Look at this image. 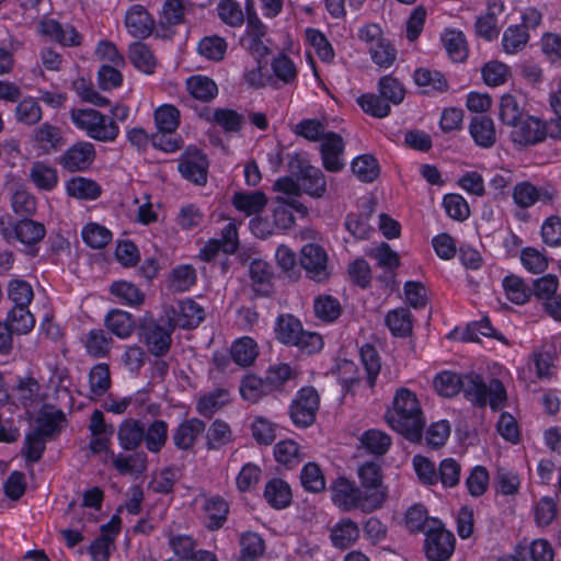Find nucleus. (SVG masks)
I'll list each match as a JSON object with an SVG mask.
<instances>
[{
	"mask_svg": "<svg viewBox=\"0 0 561 561\" xmlns=\"http://www.w3.org/2000/svg\"><path fill=\"white\" fill-rule=\"evenodd\" d=\"M145 426L134 419L125 420L118 427L117 438L125 450H135L144 442Z\"/></svg>",
	"mask_w": 561,
	"mask_h": 561,
	"instance_id": "nucleus-25",
	"label": "nucleus"
},
{
	"mask_svg": "<svg viewBox=\"0 0 561 561\" xmlns=\"http://www.w3.org/2000/svg\"><path fill=\"white\" fill-rule=\"evenodd\" d=\"M302 486L313 493L321 492L325 489V480L320 467L314 462L305 465L300 473Z\"/></svg>",
	"mask_w": 561,
	"mask_h": 561,
	"instance_id": "nucleus-63",
	"label": "nucleus"
},
{
	"mask_svg": "<svg viewBox=\"0 0 561 561\" xmlns=\"http://www.w3.org/2000/svg\"><path fill=\"white\" fill-rule=\"evenodd\" d=\"M300 264L308 276L316 282H323L329 277L327 252L316 243L302 247Z\"/></svg>",
	"mask_w": 561,
	"mask_h": 561,
	"instance_id": "nucleus-11",
	"label": "nucleus"
},
{
	"mask_svg": "<svg viewBox=\"0 0 561 561\" xmlns=\"http://www.w3.org/2000/svg\"><path fill=\"white\" fill-rule=\"evenodd\" d=\"M249 275L253 289L261 296H268L272 293L273 272L270 264L261 259H254L249 266Z\"/></svg>",
	"mask_w": 561,
	"mask_h": 561,
	"instance_id": "nucleus-26",
	"label": "nucleus"
},
{
	"mask_svg": "<svg viewBox=\"0 0 561 561\" xmlns=\"http://www.w3.org/2000/svg\"><path fill=\"white\" fill-rule=\"evenodd\" d=\"M187 91L196 99L204 102L213 100L217 93L218 88L214 80L205 76H194L186 81Z\"/></svg>",
	"mask_w": 561,
	"mask_h": 561,
	"instance_id": "nucleus-46",
	"label": "nucleus"
},
{
	"mask_svg": "<svg viewBox=\"0 0 561 561\" xmlns=\"http://www.w3.org/2000/svg\"><path fill=\"white\" fill-rule=\"evenodd\" d=\"M85 352L94 358L107 357L113 348L112 335L102 329H92L83 337Z\"/></svg>",
	"mask_w": 561,
	"mask_h": 561,
	"instance_id": "nucleus-20",
	"label": "nucleus"
},
{
	"mask_svg": "<svg viewBox=\"0 0 561 561\" xmlns=\"http://www.w3.org/2000/svg\"><path fill=\"white\" fill-rule=\"evenodd\" d=\"M16 239L24 244H36L46 234L45 226L32 219H22L13 225Z\"/></svg>",
	"mask_w": 561,
	"mask_h": 561,
	"instance_id": "nucleus-34",
	"label": "nucleus"
},
{
	"mask_svg": "<svg viewBox=\"0 0 561 561\" xmlns=\"http://www.w3.org/2000/svg\"><path fill=\"white\" fill-rule=\"evenodd\" d=\"M274 188L284 195L321 197L327 191L325 178H278Z\"/></svg>",
	"mask_w": 561,
	"mask_h": 561,
	"instance_id": "nucleus-8",
	"label": "nucleus"
},
{
	"mask_svg": "<svg viewBox=\"0 0 561 561\" xmlns=\"http://www.w3.org/2000/svg\"><path fill=\"white\" fill-rule=\"evenodd\" d=\"M72 123L87 135L99 141H113L119 134L115 121L93 108H77L70 113Z\"/></svg>",
	"mask_w": 561,
	"mask_h": 561,
	"instance_id": "nucleus-4",
	"label": "nucleus"
},
{
	"mask_svg": "<svg viewBox=\"0 0 561 561\" xmlns=\"http://www.w3.org/2000/svg\"><path fill=\"white\" fill-rule=\"evenodd\" d=\"M276 201L278 205L275 207L273 217L276 227L283 230H287L295 225V214L300 217L308 215V208L297 201L293 195L277 196Z\"/></svg>",
	"mask_w": 561,
	"mask_h": 561,
	"instance_id": "nucleus-15",
	"label": "nucleus"
},
{
	"mask_svg": "<svg viewBox=\"0 0 561 561\" xmlns=\"http://www.w3.org/2000/svg\"><path fill=\"white\" fill-rule=\"evenodd\" d=\"M104 323L111 333L119 339L129 337L136 329V321L133 314L119 309L108 311L104 318Z\"/></svg>",
	"mask_w": 561,
	"mask_h": 561,
	"instance_id": "nucleus-23",
	"label": "nucleus"
},
{
	"mask_svg": "<svg viewBox=\"0 0 561 561\" xmlns=\"http://www.w3.org/2000/svg\"><path fill=\"white\" fill-rule=\"evenodd\" d=\"M527 116L523 98L514 94H504L500 100L499 117L507 126L519 123Z\"/></svg>",
	"mask_w": 561,
	"mask_h": 561,
	"instance_id": "nucleus-22",
	"label": "nucleus"
},
{
	"mask_svg": "<svg viewBox=\"0 0 561 561\" xmlns=\"http://www.w3.org/2000/svg\"><path fill=\"white\" fill-rule=\"evenodd\" d=\"M345 144L341 135L328 131L320 144V156L322 165L330 173H339L345 167L344 161Z\"/></svg>",
	"mask_w": 561,
	"mask_h": 561,
	"instance_id": "nucleus-10",
	"label": "nucleus"
},
{
	"mask_svg": "<svg viewBox=\"0 0 561 561\" xmlns=\"http://www.w3.org/2000/svg\"><path fill=\"white\" fill-rule=\"evenodd\" d=\"M259 355L255 341L249 336L241 337L231 346V357L241 367L251 366Z\"/></svg>",
	"mask_w": 561,
	"mask_h": 561,
	"instance_id": "nucleus-40",
	"label": "nucleus"
},
{
	"mask_svg": "<svg viewBox=\"0 0 561 561\" xmlns=\"http://www.w3.org/2000/svg\"><path fill=\"white\" fill-rule=\"evenodd\" d=\"M234 207L247 216L261 213L266 206L267 198L261 191L237 192L232 197Z\"/></svg>",
	"mask_w": 561,
	"mask_h": 561,
	"instance_id": "nucleus-32",
	"label": "nucleus"
},
{
	"mask_svg": "<svg viewBox=\"0 0 561 561\" xmlns=\"http://www.w3.org/2000/svg\"><path fill=\"white\" fill-rule=\"evenodd\" d=\"M38 32L66 47L81 45L82 35L71 24H62L55 19H45L38 23Z\"/></svg>",
	"mask_w": 561,
	"mask_h": 561,
	"instance_id": "nucleus-12",
	"label": "nucleus"
},
{
	"mask_svg": "<svg viewBox=\"0 0 561 561\" xmlns=\"http://www.w3.org/2000/svg\"><path fill=\"white\" fill-rule=\"evenodd\" d=\"M330 538L334 547L346 549L359 538V528L352 519L344 518L331 528Z\"/></svg>",
	"mask_w": 561,
	"mask_h": 561,
	"instance_id": "nucleus-27",
	"label": "nucleus"
},
{
	"mask_svg": "<svg viewBox=\"0 0 561 561\" xmlns=\"http://www.w3.org/2000/svg\"><path fill=\"white\" fill-rule=\"evenodd\" d=\"M470 134L479 146L485 148L493 146L496 139L494 123L492 118L484 115H478L472 118Z\"/></svg>",
	"mask_w": 561,
	"mask_h": 561,
	"instance_id": "nucleus-31",
	"label": "nucleus"
},
{
	"mask_svg": "<svg viewBox=\"0 0 561 561\" xmlns=\"http://www.w3.org/2000/svg\"><path fill=\"white\" fill-rule=\"evenodd\" d=\"M172 324L185 330L196 328L205 318L204 309L193 299L180 300L178 307L172 309Z\"/></svg>",
	"mask_w": 561,
	"mask_h": 561,
	"instance_id": "nucleus-17",
	"label": "nucleus"
},
{
	"mask_svg": "<svg viewBox=\"0 0 561 561\" xmlns=\"http://www.w3.org/2000/svg\"><path fill=\"white\" fill-rule=\"evenodd\" d=\"M204 116L207 121L215 122L227 133L239 131L244 121L241 114L231 108L207 110Z\"/></svg>",
	"mask_w": 561,
	"mask_h": 561,
	"instance_id": "nucleus-36",
	"label": "nucleus"
},
{
	"mask_svg": "<svg viewBox=\"0 0 561 561\" xmlns=\"http://www.w3.org/2000/svg\"><path fill=\"white\" fill-rule=\"evenodd\" d=\"M413 78L416 85L425 89V93L432 91L444 92L448 88L447 80L438 71L420 68L414 71Z\"/></svg>",
	"mask_w": 561,
	"mask_h": 561,
	"instance_id": "nucleus-48",
	"label": "nucleus"
},
{
	"mask_svg": "<svg viewBox=\"0 0 561 561\" xmlns=\"http://www.w3.org/2000/svg\"><path fill=\"white\" fill-rule=\"evenodd\" d=\"M230 442H232V431L230 426L221 420L214 421L206 432L207 449L218 450Z\"/></svg>",
	"mask_w": 561,
	"mask_h": 561,
	"instance_id": "nucleus-47",
	"label": "nucleus"
},
{
	"mask_svg": "<svg viewBox=\"0 0 561 561\" xmlns=\"http://www.w3.org/2000/svg\"><path fill=\"white\" fill-rule=\"evenodd\" d=\"M386 324L394 336L404 337L412 332V314L407 308H398L386 316Z\"/></svg>",
	"mask_w": 561,
	"mask_h": 561,
	"instance_id": "nucleus-41",
	"label": "nucleus"
},
{
	"mask_svg": "<svg viewBox=\"0 0 561 561\" xmlns=\"http://www.w3.org/2000/svg\"><path fill=\"white\" fill-rule=\"evenodd\" d=\"M154 123L160 133L171 135L179 127L180 111L173 105H161L154 111Z\"/></svg>",
	"mask_w": 561,
	"mask_h": 561,
	"instance_id": "nucleus-49",
	"label": "nucleus"
},
{
	"mask_svg": "<svg viewBox=\"0 0 561 561\" xmlns=\"http://www.w3.org/2000/svg\"><path fill=\"white\" fill-rule=\"evenodd\" d=\"M374 213V206L369 203L367 207V211L362 213L359 215L348 214L345 218V229L358 240L369 238V233L373 231L370 225L368 224V219L370 215Z\"/></svg>",
	"mask_w": 561,
	"mask_h": 561,
	"instance_id": "nucleus-45",
	"label": "nucleus"
},
{
	"mask_svg": "<svg viewBox=\"0 0 561 561\" xmlns=\"http://www.w3.org/2000/svg\"><path fill=\"white\" fill-rule=\"evenodd\" d=\"M204 511L207 517V528L217 530L226 523L229 506L221 496L216 495L205 500Z\"/></svg>",
	"mask_w": 561,
	"mask_h": 561,
	"instance_id": "nucleus-33",
	"label": "nucleus"
},
{
	"mask_svg": "<svg viewBox=\"0 0 561 561\" xmlns=\"http://www.w3.org/2000/svg\"><path fill=\"white\" fill-rule=\"evenodd\" d=\"M294 134L309 141H322L328 131L325 126L316 118H306L296 124L293 128Z\"/></svg>",
	"mask_w": 561,
	"mask_h": 561,
	"instance_id": "nucleus-60",
	"label": "nucleus"
},
{
	"mask_svg": "<svg viewBox=\"0 0 561 561\" xmlns=\"http://www.w3.org/2000/svg\"><path fill=\"white\" fill-rule=\"evenodd\" d=\"M265 36L266 26L255 14H249L243 43L253 58H265L270 54V49L263 41Z\"/></svg>",
	"mask_w": 561,
	"mask_h": 561,
	"instance_id": "nucleus-16",
	"label": "nucleus"
},
{
	"mask_svg": "<svg viewBox=\"0 0 561 561\" xmlns=\"http://www.w3.org/2000/svg\"><path fill=\"white\" fill-rule=\"evenodd\" d=\"M11 330L19 334L28 333L35 325V319L28 310V306H14L8 313L5 321Z\"/></svg>",
	"mask_w": 561,
	"mask_h": 561,
	"instance_id": "nucleus-50",
	"label": "nucleus"
},
{
	"mask_svg": "<svg viewBox=\"0 0 561 561\" xmlns=\"http://www.w3.org/2000/svg\"><path fill=\"white\" fill-rule=\"evenodd\" d=\"M128 58L131 64L144 73L150 75L156 68V58L149 47L140 42L129 46Z\"/></svg>",
	"mask_w": 561,
	"mask_h": 561,
	"instance_id": "nucleus-43",
	"label": "nucleus"
},
{
	"mask_svg": "<svg viewBox=\"0 0 561 561\" xmlns=\"http://www.w3.org/2000/svg\"><path fill=\"white\" fill-rule=\"evenodd\" d=\"M173 330L170 317L161 320L144 319L139 324V335L154 356H164L169 352Z\"/></svg>",
	"mask_w": 561,
	"mask_h": 561,
	"instance_id": "nucleus-5",
	"label": "nucleus"
},
{
	"mask_svg": "<svg viewBox=\"0 0 561 561\" xmlns=\"http://www.w3.org/2000/svg\"><path fill=\"white\" fill-rule=\"evenodd\" d=\"M512 127L511 139L518 147L537 145L547 137L545 123L535 116L527 115Z\"/></svg>",
	"mask_w": 561,
	"mask_h": 561,
	"instance_id": "nucleus-9",
	"label": "nucleus"
},
{
	"mask_svg": "<svg viewBox=\"0 0 561 561\" xmlns=\"http://www.w3.org/2000/svg\"><path fill=\"white\" fill-rule=\"evenodd\" d=\"M378 91L388 103H392L394 105L402 103L407 92L403 84L397 78L391 76H383L379 79Z\"/></svg>",
	"mask_w": 561,
	"mask_h": 561,
	"instance_id": "nucleus-54",
	"label": "nucleus"
},
{
	"mask_svg": "<svg viewBox=\"0 0 561 561\" xmlns=\"http://www.w3.org/2000/svg\"><path fill=\"white\" fill-rule=\"evenodd\" d=\"M320 396L313 387L301 388L289 408V415L297 427L306 428L316 421Z\"/></svg>",
	"mask_w": 561,
	"mask_h": 561,
	"instance_id": "nucleus-7",
	"label": "nucleus"
},
{
	"mask_svg": "<svg viewBox=\"0 0 561 561\" xmlns=\"http://www.w3.org/2000/svg\"><path fill=\"white\" fill-rule=\"evenodd\" d=\"M95 158V149L91 142L80 141L71 146L60 158V164L68 172H83Z\"/></svg>",
	"mask_w": 561,
	"mask_h": 561,
	"instance_id": "nucleus-13",
	"label": "nucleus"
},
{
	"mask_svg": "<svg viewBox=\"0 0 561 561\" xmlns=\"http://www.w3.org/2000/svg\"><path fill=\"white\" fill-rule=\"evenodd\" d=\"M196 280V272L191 265H181L173 268L169 282L173 291L188 290Z\"/></svg>",
	"mask_w": 561,
	"mask_h": 561,
	"instance_id": "nucleus-62",
	"label": "nucleus"
},
{
	"mask_svg": "<svg viewBox=\"0 0 561 561\" xmlns=\"http://www.w3.org/2000/svg\"><path fill=\"white\" fill-rule=\"evenodd\" d=\"M31 141L35 148L46 153L58 150L65 144L60 128L49 123L36 127L32 131Z\"/></svg>",
	"mask_w": 561,
	"mask_h": 561,
	"instance_id": "nucleus-18",
	"label": "nucleus"
},
{
	"mask_svg": "<svg viewBox=\"0 0 561 561\" xmlns=\"http://www.w3.org/2000/svg\"><path fill=\"white\" fill-rule=\"evenodd\" d=\"M442 39L448 56L454 61H463L467 58L466 42L461 32L447 30Z\"/></svg>",
	"mask_w": 561,
	"mask_h": 561,
	"instance_id": "nucleus-58",
	"label": "nucleus"
},
{
	"mask_svg": "<svg viewBox=\"0 0 561 561\" xmlns=\"http://www.w3.org/2000/svg\"><path fill=\"white\" fill-rule=\"evenodd\" d=\"M296 377V371L284 363H278L268 367L265 373V381L271 392L280 390L285 383Z\"/></svg>",
	"mask_w": 561,
	"mask_h": 561,
	"instance_id": "nucleus-52",
	"label": "nucleus"
},
{
	"mask_svg": "<svg viewBox=\"0 0 561 561\" xmlns=\"http://www.w3.org/2000/svg\"><path fill=\"white\" fill-rule=\"evenodd\" d=\"M208 164L207 157L193 147L181 156L178 169L182 175H206Z\"/></svg>",
	"mask_w": 561,
	"mask_h": 561,
	"instance_id": "nucleus-29",
	"label": "nucleus"
},
{
	"mask_svg": "<svg viewBox=\"0 0 561 561\" xmlns=\"http://www.w3.org/2000/svg\"><path fill=\"white\" fill-rule=\"evenodd\" d=\"M332 501L344 511L360 508L370 512L381 507L386 501V491L364 493L345 478H339L332 485Z\"/></svg>",
	"mask_w": 561,
	"mask_h": 561,
	"instance_id": "nucleus-2",
	"label": "nucleus"
},
{
	"mask_svg": "<svg viewBox=\"0 0 561 561\" xmlns=\"http://www.w3.org/2000/svg\"><path fill=\"white\" fill-rule=\"evenodd\" d=\"M240 554L237 561H259L265 552V541L253 531H245L239 538Z\"/></svg>",
	"mask_w": 561,
	"mask_h": 561,
	"instance_id": "nucleus-28",
	"label": "nucleus"
},
{
	"mask_svg": "<svg viewBox=\"0 0 561 561\" xmlns=\"http://www.w3.org/2000/svg\"><path fill=\"white\" fill-rule=\"evenodd\" d=\"M359 357L367 373V382L373 388L381 367L378 352L373 345L364 344L359 350Z\"/></svg>",
	"mask_w": 561,
	"mask_h": 561,
	"instance_id": "nucleus-55",
	"label": "nucleus"
},
{
	"mask_svg": "<svg viewBox=\"0 0 561 561\" xmlns=\"http://www.w3.org/2000/svg\"><path fill=\"white\" fill-rule=\"evenodd\" d=\"M205 430V422L197 417L184 420L172 431V443L179 450L192 451Z\"/></svg>",
	"mask_w": 561,
	"mask_h": 561,
	"instance_id": "nucleus-14",
	"label": "nucleus"
},
{
	"mask_svg": "<svg viewBox=\"0 0 561 561\" xmlns=\"http://www.w3.org/2000/svg\"><path fill=\"white\" fill-rule=\"evenodd\" d=\"M230 401L227 389L217 388L203 394L196 404L197 412L204 417H211L218 410Z\"/></svg>",
	"mask_w": 561,
	"mask_h": 561,
	"instance_id": "nucleus-30",
	"label": "nucleus"
},
{
	"mask_svg": "<svg viewBox=\"0 0 561 561\" xmlns=\"http://www.w3.org/2000/svg\"><path fill=\"white\" fill-rule=\"evenodd\" d=\"M460 391L467 400L476 405L484 407L488 402L486 383L483 378L476 373L462 375Z\"/></svg>",
	"mask_w": 561,
	"mask_h": 561,
	"instance_id": "nucleus-24",
	"label": "nucleus"
},
{
	"mask_svg": "<svg viewBox=\"0 0 561 561\" xmlns=\"http://www.w3.org/2000/svg\"><path fill=\"white\" fill-rule=\"evenodd\" d=\"M503 287L507 299L516 305L525 304L530 297V289L518 276H506L503 279Z\"/></svg>",
	"mask_w": 561,
	"mask_h": 561,
	"instance_id": "nucleus-57",
	"label": "nucleus"
},
{
	"mask_svg": "<svg viewBox=\"0 0 561 561\" xmlns=\"http://www.w3.org/2000/svg\"><path fill=\"white\" fill-rule=\"evenodd\" d=\"M81 234L83 241L92 249H103L112 240V232L95 222L88 224Z\"/></svg>",
	"mask_w": 561,
	"mask_h": 561,
	"instance_id": "nucleus-56",
	"label": "nucleus"
},
{
	"mask_svg": "<svg viewBox=\"0 0 561 561\" xmlns=\"http://www.w3.org/2000/svg\"><path fill=\"white\" fill-rule=\"evenodd\" d=\"M111 459L115 469L122 474H140L147 469V455L145 453H134L128 456L111 453Z\"/></svg>",
	"mask_w": 561,
	"mask_h": 561,
	"instance_id": "nucleus-35",
	"label": "nucleus"
},
{
	"mask_svg": "<svg viewBox=\"0 0 561 561\" xmlns=\"http://www.w3.org/2000/svg\"><path fill=\"white\" fill-rule=\"evenodd\" d=\"M271 391L266 385L265 379L254 375L245 376L240 385L241 397L252 403L257 402L264 396L270 394Z\"/></svg>",
	"mask_w": 561,
	"mask_h": 561,
	"instance_id": "nucleus-51",
	"label": "nucleus"
},
{
	"mask_svg": "<svg viewBox=\"0 0 561 561\" xmlns=\"http://www.w3.org/2000/svg\"><path fill=\"white\" fill-rule=\"evenodd\" d=\"M357 103L365 113L377 118L387 117L391 112L389 103L382 96L373 93L360 95Z\"/></svg>",
	"mask_w": 561,
	"mask_h": 561,
	"instance_id": "nucleus-59",
	"label": "nucleus"
},
{
	"mask_svg": "<svg viewBox=\"0 0 561 561\" xmlns=\"http://www.w3.org/2000/svg\"><path fill=\"white\" fill-rule=\"evenodd\" d=\"M456 539L439 519L430 524L425 534L424 551L430 561H447L455 551Z\"/></svg>",
	"mask_w": 561,
	"mask_h": 561,
	"instance_id": "nucleus-6",
	"label": "nucleus"
},
{
	"mask_svg": "<svg viewBox=\"0 0 561 561\" xmlns=\"http://www.w3.org/2000/svg\"><path fill=\"white\" fill-rule=\"evenodd\" d=\"M125 24L129 33L139 38L149 36L153 30V20L140 5H134L127 11Z\"/></svg>",
	"mask_w": 561,
	"mask_h": 561,
	"instance_id": "nucleus-21",
	"label": "nucleus"
},
{
	"mask_svg": "<svg viewBox=\"0 0 561 561\" xmlns=\"http://www.w3.org/2000/svg\"><path fill=\"white\" fill-rule=\"evenodd\" d=\"M391 428L412 443L422 439L425 417L416 394L408 388H399L393 397L392 408L386 413Z\"/></svg>",
	"mask_w": 561,
	"mask_h": 561,
	"instance_id": "nucleus-1",
	"label": "nucleus"
},
{
	"mask_svg": "<svg viewBox=\"0 0 561 561\" xmlns=\"http://www.w3.org/2000/svg\"><path fill=\"white\" fill-rule=\"evenodd\" d=\"M14 115L19 123L33 126L42 119L43 112L33 98H25L15 106Z\"/></svg>",
	"mask_w": 561,
	"mask_h": 561,
	"instance_id": "nucleus-53",
	"label": "nucleus"
},
{
	"mask_svg": "<svg viewBox=\"0 0 561 561\" xmlns=\"http://www.w3.org/2000/svg\"><path fill=\"white\" fill-rule=\"evenodd\" d=\"M461 377L462 375L456 373L443 371L434 378L435 390L442 397H454L460 392Z\"/></svg>",
	"mask_w": 561,
	"mask_h": 561,
	"instance_id": "nucleus-61",
	"label": "nucleus"
},
{
	"mask_svg": "<svg viewBox=\"0 0 561 561\" xmlns=\"http://www.w3.org/2000/svg\"><path fill=\"white\" fill-rule=\"evenodd\" d=\"M111 293L130 306H139L145 299L142 291L126 280L114 282L111 285Z\"/></svg>",
	"mask_w": 561,
	"mask_h": 561,
	"instance_id": "nucleus-64",
	"label": "nucleus"
},
{
	"mask_svg": "<svg viewBox=\"0 0 561 561\" xmlns=\"http://www.w3.org/2000/svg\"><path fill=\"white\" fill-rule=\"evenodd\" d=\"M169 434V425L163 420H154L145 428L144 442L148 451L158 454L165 446Z\"/></svg>",
	"mask_w": 561,
	"mask_h": 561,
	"instance_id": "nucleus-38",
	"label": "nucleus"
},
{
	"mask_svg": "<svg viewBox=\"0 0 561 561\" xmlns=\"http://www.w3.org/2000/svg\"><path fill=\"white\" fill-rule=\"evenodd\" d=\"M554 193L548 188H538L530 182L517 184L513 192L514 202L523 208H528L537 202L548 203L553 198Z\"/></svg>",
	"mask_w": 561,
	"mask_h": 561,
	"instance_id": "nucleus-19",
	"label": "nucleus"
},
{
	"mask_svg": "<svg viewBox=\"0 0 561 561\" xmlns=\"http://www.w3.org/2000/svg\"><path fill=\"white\" fill-rule=\"evenodd\" d=\"M275 333L282 343L297 346L308 353L317 352L322 347L321 336L304 331L300 321L291 314H280L277 318Z\"/></svg>",
	"mask_w": 561,
	"mask_h": 561,
	"instance_id": "nucleus-3",
	"label": "nucleus"
},
{
	"mask_svg": "<svg viewBox=\"0 0 561 561\" xmlns=\"http://www.w3.org/2000/svg\"><path fill=\"white\" fill-rule=\"evenodd\" d=\"M358 477L363 488L366 490L364 493L370 494L379 490L387 489L382 485V476L380 466L375 461H368L363 463L358 469Z\"/></svg>",
	"mask_w": 561,
	"mask_h": 561,
	"instance_id": "nucleus-44",
	"label": "nucleus"
},
{
	"mask_svg": "<svg viewBox=\"0 0 561 561\" xmlns=\"http://www.w3.org/2000/svg\"><path fill=\"white\" fill-rule=\"evenodd\" d=\"M67 193L77 199H95L101 195V186L90 178H71L67 182Z\"/></svg>",
	"mask_w": 561,
	"mask_h": 561,
	"instance_id": "nucleus-39",
	"label": "nucleus"
},
{
	"mask_svg": "<svg viewBox=\"0 0 561 561\" xmlns=\"http://www.w3.org/2000/svg\"><path fill=\"white\" fill-rule=\"evenodd\" d=\"M359 440L362 446L375 456H383L391 446V437L379 430L365 431Z\"/></svg>",
	"mask_w": 561,
	"mask_h": 561,
	"instance_id": "nucleus-42",
	"label": "nucleus"
},
{
	"mask_svg": "<svg viewBox=\"0 0 561 561\" xmlns=\"http://www.w3.org/2000/svg\"><path fill=\"white\" fill-rule=\"evenodd\" d=\"M264 497L275 508H284L291 502V491L287 482L273 479L265 485Z\"/></svg>",
	"mask_w": 561,
	"mask_h": 561,
	"instance_id": "nucleus-37",
	"label": "nucleus"
}]
</instances>
